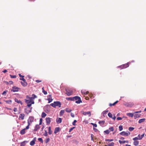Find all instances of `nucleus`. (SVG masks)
<instances>
[{
  "mask_svg": "<svg viewBox=\"0 0 146 146\" xmlns=\"http://www.w3.org/2000/svg\"><path fill=\"white\" fill-rule=\"evenodd\" d=\"M29 98V100H25V102L27 104V106L30 107L31 106L32 104H34L35 102L34 100L32 99V98Z\"/></svg>",
  "mask_w": 146,
  "mask_h": 146,
  "instance_id": "obj_1",
  "label": "nucleus"
},
{
  "mask_svg": "<svg viewBox=\"0 0 146 146\" xmlns=\"http://www.w3.org/2000/svg\"><path fill=\"white\" fill-rule=\"evenodd\" d=\"M61 102L59 101L54 102V103L50 104V105L54 108H55L56 106H58L59 108L61 107Z\"/></svg>",
  "mask_w": 146,
  "mask_h": 146,
  "instance_id": "obj_2",
  "label": "nucleus"
},
{
  "mask_svg": "<svg viewBox=\"0 0 146 146\" xmlns=\"http://www.w3.org/2000/svg\"><path fill=\"white\" fill-rule=\"evenodd\" d=\"M34 118L33 116H30L29 117V119L27 121L28 125L26 127V128L28 129L29 128V125L30 124V123H31L34 121Z\"/></svg>",
  "mask_w": 146,
  "mask_h": 146,
  "instance_id": "obj_3",
  "label": "nucleus"
},
{
  "mask_svg": "<svg viewBox=\"0 0 146 146\" xmlns=\"http://www.w3.org/2000/svg\"><path fill=\"white\" fill-rule=\"evenodd\" d=\"M76 100L75 102L77 104H80L82 103V102L81 99V98L78 96L74 97V101Z\"/></svg>",
  "mask_w": 146,
  "mask_h": 146,
  "instance_id": "obj_4",
  "label": "nucleus"
},
{
  "mask_svg": "<svg viewBox=\"0 0 146 146\" xmlns=\"http://www.w3.org/2000/svg\"><path fill=\"white\" fill-rule=\"evenodd\" d=\"M129 63L128 62L126 64H122L121 65H120V66H118V68H120L121 69L126 68L128 67L129 66Z\"/></svg>",
  "mask_w": 146,
  "mask_h": 146,
  "instance_id": "obj_5",
  "label": "nucleus"
},
{
  "mask_svg": "<svg viewBox=\"0 0 146 146\" xmlns=\"http://www.w3.org/2000/svg\"><path fill=\"white\" fill-rule=\"evenodd\" d=\"M134 103L132 102H126L124 105L127 107H131L134 105Z\"/></svg>",
  "mask_w": 146,
  "mask_h": 146,
  "instance_id": "obj_6",
  "label": "nucleus"
},
{
  "mask_svg": "<svg viewBox=\"0 0 146 146\" xmlns=\"http://www.w3.org/2000/svg\"><path fill=\"white\" fill-rule=\"evenodd\" d=\"M20 88L14 86L12 87V89L11 90V91L13 92H17L19 90Z\"/></svg>",
  "mask_w": 146,
  "mask_h": 146,
  "instance_id": "obj_7",
  "label": "nucleus"
},
{
  "mask_svg": "<svg viewBox=\"0 0 146 146\" xmlns=\"http://www.w3.org/2000/svg\"><path fill=\"white\" fill-rule=\"evenodd\" d=\"M39 124L36 125L34 127V129H33V131L34 132H36L38 131V130L40 128V127Z\"/></svg>",
  "mask_w": 146,
  "mask_h": 146,
  "instance_id": "obj_8",
  "label": "nucleus"
},
{
  "mask_svg": "<svg viewBox=\"0 0 146 146\" xmlns=\"http://www.w3.org/2000/svg\"><path fill=\"white\" fill-rule=\"evenodd\" d=\"M66 94H67V95L68 96H70L72 94V93L73 92H72V91L68 90H66Z\"/></svg>",
  "mask_w": 146,
  "mask_h": 146,
  "instance_id": "obj_9",
  "label": "nucleus"
},
{
  "mask_svg": "<svg viewBox=\"0 0 146 146\" xmlns=\"http://www.w3.org/2000/svg\"><path fill=\"white\" fill-rule=\"evenodd\" d=\"M29 129V128L27 129L26 128H26L23 129L21 131H20V133H21V134L22 135H23L25 134V133L26 130H27Z\"/></svg>",
  "mask_w": 146,
  "mask_h": 146,
  "instance_id": "obj_10",
  "label": "nucleus"
},
{
  "mask_svg": "<svg viewBox=\"0 0 146 146\" xmlns=\"http://www.w3.org/2000/svg\"><path fill=\"white\" fill-rule=\"evenodd\" d=\"M51 119L50 117H47L46 119V122L47 124H50Z\"/></svg>",
  "mask_w": 146,
  "mask_h": 146,
  "instance_id": "obj_11",
  "label": "nucleus"
},
{
  "mask_svg": "<svg viewBox=\"0 0 146 146\" xmlns=\"http://www.w3.org/2000/svg\"><path fill=\"white\" fill-rule=\"evenodd\" d=\"M36 141V138L35 137L33 141H31L30 143V145L31 146H33L35 144Z\"/></svg>",
  "mask_w": 146,
  "mask_h": 146,
  "instance_id": "obj_12",
  "label": "nucleus"
},
{
  "mask_svg": "<svg viewBox=\"0 0 146 146\" xmlns=\"http://www.w3.org/2000/svg\"><path fill=\"white\" fill-rule=\"evenodd\" d=\"M32 108H31L30 109H28L27 108H25V112L27 114L31 112V109Z\"/></svg>",
  "mask_w": 146,
  "mask_h": 146,
  "instance_id": "obj_13",
  "label": "nucleus"
},
{
  "mask_svg": "<svg viewBox=\"0 0 146 146\" xmlns=\"http://www.w3.org/2000/svg\"><path fill=\"white\" fill-rule=\"evenodd\" d=\"M83 114L84 115H88V116L90 117L91 115V112L90 111H88L87 112H83Z\"/></svg>",
  "mask_w": 146,
  "mask_h": 146,
  "instance_id": "obj_14",
  "label": "nucleus"
},
{
  "mask_svg": "<svg viewBox=\"0 0 146 146\" xmlns=\"http://www.w3.org/2000/svg\"><path fill=\"white\" fill-rule=\"evenodd\" d=\"M48 97H49V98H48L47 100L48 101V103H49L53 101V99L51 98V95H49Z\"/></svg>",
  "mask_w": 146,
  "mask_h": 146,
  "instance_id": "obj_15",
  "label": "nucleus"
},
{
  "mask_svg": "<svg viewBox=\"0 0 146 146\" xmlns=\"http://www.w3.org/2000/svg\"><path fill=\"white\" fill-rule=\"evenodd\" d=\"M21 83L22 85L24 87L26 86L27 85V83L26 82V81L21 82Z\"/></svg>",
  "mask_w": 146,
  "mask_h": 146,
  "instance_id": "obj_16",
  "label": "nucleus"
},
{
  "mask_svg": "<svg viewBox=\"0 0 146 146\" xmlns=\"http://www.w3.org/2000/svg\"><path fill=\"white\" fill-rule=\"evenodd\" d=\"M141 115V114L139 113V114H135L134 117V118L135 119H136V118H139L140 117Z\"/></svg>",
  "mask_w": 146,
  "mask_h": 146,
  "instance_id": "obj_17",
  "label": "nucleus"
},
{
  "mask_svg": "<svg viewBox=\"0 0 146 146\" xmlns=\"http://www.w3.org/2000/svg\"><path fill=\"white\" fill-rule=\"evenodd\" d=\"M25 116V115L24 113H21L20 114L19 118L23 120L24 119V117Z\"/></svg>",
  "mask_w": 146,
  "mask_h": 146,
  "instance_id": "obj_18",
  "label": "nucleus"
},
{
  "mask_svg": "<svg viewBox=\"0 0 146 146\" xmlns=\"http://www.w3.org/2000/svg\"><path fill=\"white\" fill-rule=\"evenodd\" d=\"M59 129L60 128L59 127H56V128H55L54 132V133L55 134H56L59 131Z\"/></svg>",
  "mask_w": 146,
  "mask_h": 146,
  "instance_id": "obj_19",
  "label": "nucleus"
},
{
  "mask_svg": "<svg viewBox=\"0 0 146 146\" xmlns=\"http://www.w3.org/2000/svg\"><path fill=\"white\" fill-rule=\"evenodd\" d=\"M120 134L121 135L127 136V132L124 131H123L121 132H120Z\"/></svg>",
  "mask_w": 146,
  "mask_h": 146,
  "instance_id": "obj_20",
  "label": "nucleus"
},
{
  "mask_svg": "<svg viewBox=\"0 0 146 146\" xmlns=\"http://www.w3.org/2000/svg\"><path fill=\"white\" fill-rule=\"evenodd\" d=\"M119 102L118 101H116L113 104H111V103L110 104L109 106L110 107H111L112 106H114L116 104Z\"/></svg>",
  "mask_w": 146,
  "mask_h": 146,
  "instance_id": "obj_21",
  "label": "nucleus"
},
{
  "mask_svg": "<svg viewBox=\"0 0 146 146\" xmlns=\"http://www.w3.org/2000/svg\"><path fill=\"white\" fill-rule=\"evenodd\" d=\"M145 119H144V118L140 119L139 120L138 123H141L144 122V121H145Z\"/></svg>",
  "mask_w": 146,
  "mask_h": 146,
  "instance_id": "obj_22",
  "label": "nucleus"
},
{
  "mask_svg": "<svg viewBox=\"0 0 146 146\" xmlns=\"http://www.w3.org/2000/svg\"><path fill=\"white\" fill-rule=\"evenodd\" d=\"M62 120L61 118H59L56 120L57 122L58 123H61L62 122Z\"/></svg>",
  "mask_w": 146,
  "mask_h": 146,
  "instance_id": "obj_23",
  "label": "nucleus"
},
{
  "mask_svg": "<svg viewBox=\"0 0 146 146\" xmlns=\"http://www.w3.org/2000/svg\"><path fill=\"white\" fill-rule=\"evenodd\" d=\"M105 121L104 120L99 121L98 123L101 125H103L104 124Z\"/></svg>",
  "mask_w": 146,
  "mask_h": 146,
  "instance_id": "obj_24",
  "label": "nucleus"
},
{
  "mask_svg": "<svg viewBox=\"0 0 146 146\" xmlns=\"http://www.w3.org/2000/svg\"><path fill=\"white\" fill-rule=\"evenodd\" d=\"M127 115L128 116L132 117L133 116V114L132 113H127Z\"/></svg>",
  "mask_w": 146,
  "mask_h": 146,
  "instance_id": "obj_25",
  "label": "nucleus"
},
{
  "mask_svg": "<svg viewBox=\"0 0 146 146\" xmlns=\"http://www.w3.org/2000/svg\"><path fill=\"white\" fill-rule=\"evenodd\" d=\"M15 101L18 104H21V105H22V102L20 100H19L15 98Z\"/></svg>",
  "mask_w": 146,
  "mask_h": 146,
  "instance_id": "obj_26",
  "label": "nucleus"
},
{
  "mask_svg": "<svg viewBox=\"0 0 146 146\" xmlns=\"http://www.w3.org/2000/svg\"><path fill=\"white\" fill-rule=\"evenodd\" d=\"M66 99L68 101H74V97L72 98H66Z\"/></svg>",
  "mask_w": 146,
  "mask_h": 146,
  "instance_id": "obj_27",
  "label": "nucleus"
},
{
  "mask_svg": "<svg viewBox=\"0 0 146 146\" xmlns=\"http://www.w3.org/2000/svg\"><path fill=\"white\" fill-rule=\"evenodd\" d=\"M37 98V96L35 94H33L32 95V97L31 98L28 97V96H27V98H32V99H34L35 98Z\"/></svg>",
  "mask_w": 146,
  "mask_h": 146,
  "instance_id": "obj_28",
  "label": "nucleus"
},
{
  "mask_svg": "<svg viewBox=\"0 0 146 146\" xmlns=\"http://www.w3.org/2000/svg\"><path fill=\"white\" fill-rule=\"evenodd\" d=\"M65 112V111L64 110H62L60 112V115L62 116L63 115V114Z\"/></svg>",
  "mask_w": 146,
  "mask_h": 146,
  "instance_id": "obj_29",
  "label": "nucleus"
},
{
  "mask_svg": "<svg viewBox=\"0 0 146 146\" xmlns=\"http://www.w3.org/2000/svg\"><path fill=\"white\" fill-rule=\"evenodd\" d=\"M46 115H47L46 113L44 112H43L42 113L41 117L42 118H44L46 116Z\"/></svg>",
  "mask_w": 146,
  "mask_h": 146,
  "instance_id": "obj_30",
  "label": "nucleus"
},
{
  "mask_svg": "<svg viewBox=\"0 0 146 146\" xmlns=\"http://www.w3.org/2000/svg\"><path fill=\"white\" fill-rule=\"evenodd\" d=\"M42 92L44 94L46 95L47 94V92L46 91L44 90V87H43L42 88Z\"/></svg>",
  "mask_w": 146,
  "mask_h": 146,
  "instance_id": "obj_31",
  "label": "nucleus"
},
{
  "mask_svg": "<svg viewBox=\"0 0 146 146\" xmlns=\"http://www.w3.org/2000/svg\"><path fill=\"white\" fill-rule=\"evenodd\" d=\"M25 142H27V141H24L23 142H22L21 143V146H25V145H26V143H25Z\"/></svg>",
  "mask_w": 146,
  "mask_h": 146,
  "instance_id": "obj_32",
  "label": "nucleus"
},
{
  "mask_svg": "<svg viewBox=\"0 0 146 146\" xmlns=\"http://www.w3.org/2000/svg\"><path fill=\"white\" fill-rule=\"evenodd\" d=\"M52 131L51 130V127H48V133L50 135H51L52 133Z\"/></svg>",
  "mask_w": 146,
  "mask_h": 146,
  "instance_id": "obj_33",
  "label": "nucleus"
},
{
  "mask_svg": "<svg viewBox=\"0 0 146 146\" xmlns=\"http://www.w3.org/2000/svg\"><path fill=\"white\" fill-rule=\"evenodd\" d=\"M139 142L138 141H135L134 142V144L135 146H137L138 145Z\"/></svg>",
  "mask_w": 146,
  "mask_h": 146,
  "instance_id": "obj_34",
  "label": "nucleus"
},
{
  "mask_svg": "<svg viewBox=\"0 0 146 146\" xmlns=\"http://www.w3.org/2000/svg\"><path fill=\"white\" fill-rule=\"evenodd\" d=\"M66 111L68 113H70L72 111V110L69 108H66Z\"/></svg>",
  "mask_w": 146,
  "mask_h": 146,
  "instance_id": "obj_35",
  "label": "nucleus"
},
{
  "mask_svg": "<svg viewBox=\"0 0 146 146\" xmlns=\"http://www.w3.org/2000/svg\"><path fill=\"white\" fill-rule=\"evenodd\" d=\"M5 102H6V103L9 104H11V101L10 100L5 101Z\"/></svg>",
  "mask_w": 146,
  "mask_h": 146,
  "instance_id": "obj_36",
  "label": "nucleus"
},
{
  "mask_svg": "<svg viewBox=\"0 0 146 146\" xmlns=\"http://www.w3.org/2000/svg\"><path fill=\"white\" fill-rule=\"evenodd\" d=\"M119 143L120 144H121L122 143H126V141H121L120 140H119Z\"/></svg>",
  "mask_w": 146,
  "mask_h": 146,
  "instance_id": "obj_37",
  "label": "nucleus"
},
{
  "mask_svg": "<svg viewBox=\"0 0 146 146\" xmlns=\"http://www.w3.org/2000/svg\"><path fill=\"white\" fill-rule=\"evenodd\" d=\"M134 129V128H133V127H129V128H128V130H129L130 131H131L133 130Z\"/></svg>",
  "mask_w": 146,
  "mask_h": 146,
  "instance_id": "obj_38",
  "label": "nucleus"
},
{
  "mask_svg": "<svg viewBox=\"0 0 146 146\" xmlns=\"http://www.w3.org/2000/svg\"><path fill=\"white\" fill-rule=\"evenodd\" d=\"M114 128L113 127H110L109 128V130H110V131H114Z\"/></svg>",
  "mask_w": 146,
  "mask_h": 146,
  "instance_id": "obj_39",
  "label": "nucleus"
},
{
  "mask_svg": "<svg viewBox=\"0 0 146 146\" xmlns=\"http://www.w3.org/2000/svg\"><path fill=\"white\" fill-rule=\"evenodd\" d=\"M119 130L120 131H121L123 129V126L121 125H120L119 127Z\"/></svg>",
  "mask_w": 146,
  "mask_h": 146,
  "instance_id": "obj_40",
  "label": "nucleus"
},
{
  "mask_svg": "<svg viewBox=\"0 0 146 146\" xmlns=\"http://www.w3.org/2000/svg\"><path fill=\"white\" fill-rule=\"evenodd\" d=\"M104 132L106 134H109L110 131L108 130H107L105 131H104Z\"/></svg>",
  "mask_w": 146,
  "mask_h": 146,
  "instance_id": "obj_41",
  "label": "nucleus"
},
{
  "mask_svg": "<svg viewBox=\"0 0 146 146\" xmlns=\"http://www.w3.org/2000/svg\"><path fill=\"white\" fill-rule=\"evenodd\" d=\"M114 143L113 142H112L108 145V146H114Z\"/></svg>",
  "mask_w": 146,
  "mask_h": 146,
  "instance_id": "obj_42",
  "label": "nucleus"
},
{
  "mask_svg": "<svg viewBox=\"0 0 146 146\" xmlns=\"http://www.w3.org/2000/svg\"><path fill=\"white\" fill-rule=\"evenodd\" d=\"M108 116L110 118H112V114L110 112H109L108 113Z\"/></svg>",
  "mask_w": 146,
  "mask_h": 146,
  "instance_id": "obj_43",
  "label": "nucleus"
},
{
  "mask_svg": "<svg viewBox=\"0 0 146 146\" xmlns=\"http://www.w3.org/2000/svg\"><path fill=\"white\" fill-rule=\"evenodd\" d=\"M10 76L11 78H16V75H10Z\"/></svg>",
  "mask_w": 146,
  "mask_h": 146,
  "instance_id": "obj_44",
  "label": "nucleus"
},
{
  "mask_svg": "<svg viewBox=\"0 0 146 146\" xmlns=\"http://www.w3.org/2000/svg\"><path fill=\"white\" fill-rule=\"evenodd\" d=\"M91 124L94 127H97V125L96 124L94 123H91Z\"/></svg>",
  "mask_w": 146,
  "mask_h": 146,
  "instance_id": "obj_45",
  "label": "nucleus"
},
{
  "mask_svg": "<svg viewBox=\"0 0 146 146\" xmlns=\"http://www.w3.org/2000/svg\"><path fill=\"white\" fill-rule=\"evenodd\" d=\"M42 118L40 119V120H39V124L40 125H41L42 124Z\"/></svg>",
  "mask_w": 146,
  "mask_h": 146,
  "instance_id": "obj_46",
  "label": "nucleus"
},
{
  "mask_svg": "<svg viewBox=\"0 0 146 146\" xmlns=\"http://www.w3.org/2000/svg\"><path fill=\"white\" fill-rule=\"evenodd\" d=\"M113 141V139H106V141Z\"/></svg>",
  "mask_w": 146,
  "mask_h": 146,
  "instance_id": "obj_47",
  "label": "nucleus"
},
{
  "mask_svg": "<svg viewBox=\"0 0 146 146\" xmlns=\"http://www.w3.org/2000/svg\"><path fill=\"white\" fill-rule=\"evenodd\" d=\"M50 140V139L49 138H48L46 139V141H45V143H47L49 142Z\"/></svg>",
  "mask_w": 146,
  "mask_h": 146,
  "instance_id": "obj_48",
  "label": "nucleus"
},
{
  "mask_svg": "<svg viewBox=\"0 0 146 146\" xmlns=\"http://www.w3.org/2000/svg\"><path fill=\"white\" fill-rule=\"evenodd\" d=\"M77 122V121L76 120H74L73 121V122H72V124L74 125H76V123Z\"/></svg>",
  "mask_w": 146,
  "mask_h": 146,
  "instance_id": "obj_49",
  "label": "nucleus"
},
{
  "mask_svg": "<svg viewBox=\"0 0 146 146\" xmlns=\"http://www.w3.org/2000/svg\"><path fill=\"white\" fill-rule=\"evenodd\" d=\"M38 140L39 141H40L41 142H43L42 139V138H38Z\"/></svg>",
  "mask_w": 146,
  "mask_h": 146,
  "instance_id": "obj_50",
  "label": "nucleus"
},
{
  "mask_svg": "<svg viewBox=\"0 0 146 146\" xmlns=\"http://www.w3.org/2000/svg\"><path fill=\"white\" fill-rule=\"evenodd\" d=\"M35 82L37 83H39L42 82V80H35Z\"/></svg>",
  "mask_w": 146,
  "mask_h": 146,
  "instance_id": "obj_51",
  "label": "nucleus"
},
{
  "mask_svg": "<svg viewBox=\"0 0 146 146\" xmlns=\"http://www.w3.org/2000/svg\"><path fill=\"white\" fill-rule=\"evenodd\" d=\"M45 133L44 134V135L46 136L48 135L47 133L46 130H45Z\"/></svg>",
  "mask_w": 146,
  "mask_h": 146,
  "instance_id": "obj_52",
  "label": "nucleus"
},
{
  "mask_svg": "<svg viewBox=\"0 0 146 146\" xmlns=\"http://www.w3.org/2000/svg\"><path fill=\"white\" fill-rule=\"evenodd\" d=\"M75 128V127H72V128H70V129L69 132H71L73 130V129H74Z\"/></svg>",
  "mask_w": 146,
  "mask_h": 146,
  "instance_id": "obj_53",
  "label": "nucleus"
},
{
  "mask_svg": "<svg viewBox=\"0 0 146 146\" xmlns=\"http://www.w3.org/2000/svg\"><path fill=\"white\" fill-rule=\"evenodd\" d=\"M138 139H139L138 137H135L133 139V140L135 141L136 140H137Z\"/></svg>",
  "mask_w": 146,
  "mask_h": 146,
  "instance_id": "obj_54",
  "label": "nucleus"
},
{
  "mask_svg": "<svg viewBox=\"0 0 146 146\" xmlns=\"http://www.w3.org/2000/svg\"><path fill=\"white\" fill-rule=\"evenodd\" d=\"M117 120H121L122 119V118L120 117H118L117 118Z\"/></svg>",
  "mask_w": 146,
  "mask_h": 146,
  "instance_id": "obj_55",
  "label": "nucleus"
},
{
  "mask_svg": "<svg viewBox=\"0 0 146 146\" xmlns=\"http://www.w3.org/2000/svg\"><path fill=\"white\" fill-rule=\"evenodd\" d=\"M138 139H142V138H140L141 137V136H140V134L139 135H138Z\"/></svg>",
  "mask_w": 146,
  "mask_h": 146,
  "instance_id": "obj_56",
  "label": "nucleus"
},
{
  "mask_svg": "<svg viewBox=\"0 0 146 146\" xmlns=\"http://www.w3.org/2000/svg\"><path fill=\"white\" fill-rule=\"evenodd\" d=\"M14 112H16L17 111V109L16 108H14Z\"/></svg>",
  "mask_w": 146,
  "mask_h": 146,
  "instance_id": "obj_57",
  "label": "nucleus"
},
{
  "mask_svg": "<svg viewBox=\"0 0 146 146\" xmlns=\"http://www.w3.org/2000/svg\"><path fill=\"white\" fill-rule=\"evenodd\" d=\"M70 115H71V116H72V117H74V115L73 113H71Z\"/></svg>",
  "mask_w": 146,
  "mask_h": 146,
  "instance_id": "obj_58",
  "label": "nucleus"
},
{
  "mask_svg": "<svg viewBox=\"0 0 146 146\" xmlns=\"http://www.w3.org/2000/svg\"><path fill=\"white\" fill-rule=\"evenodd\" d=\"M20 80H23V81H26V80L25 79L23 78H21L20 79Z\"/></svg>",
  "mask_w": 146,
  "mask_h": 146,
  "instance_id": "obj_59",
  "label": "nucleus"
},
{
  "mask_svg": "<svg viewBox=\"0 0 146 146\" xmlns=\"http://www.w3.org/2000/svg\"><path fill=\"white\" fill-rule=\"evenodd\" d=\"M19 76L21 78H23L24 77V76L21 75V74H19Z\"/></svg>",
  "mask_w": 146,
  "mask_h": 146,
  "instance_id": "obj_60",
  "label": "nucleus"
},
{
  "mask_svg": "<svg viewBox=\"0 0 146 146\" xmlns=\"http://www.w3.org/2000/svg\"><path fill=\"white\" fill-rule=\"evenodd\" d=\"M81 93L84 94H86V92H84V91H83L82 90H81Z\"/></svg>",
  "mask_w": 146,
  "mask_h": 146,
  "instance_id": "obj_61",
  "label": "nucleus"
},
{
  "mask_svg": "<svg viewBox=\"0 0 146 146\" xmlns=\"http://www.w3.org/2000/svg\"><path fill=\"white\" fill-rule=\"evenodd\" d=\"M9 84H13V81H10L9 82Z\"/></svg>",
  "mask_w": 146,
  "mask_h": 146,
  "instance_id": "obj_62",
  "label": "nucleus"
},
{
  "mask_svg": "<svg viewBox=\"0 0 146 146\" xmlns=\"http://www.w3.org/2000/svg\"><path fill=\"white\" fill-rule=\"evenodd\" d=\"M94 131L96 132L98 131V130L97 129L95 128H94Z\"/></svg>",
  "mask_w": 146,
  "mask_h": 146,
  "instance_id": "obj_63",
  "label": "nucleus"
},
{
  "mask_svg": "<svg viewBox=\"0 0 146 146\" xmlns=\"http://www.w3.org/2000/svg\"><path fill=\"white\" fill-rule=\"evenodd\" d=\"M144 134H143L141 135H140V136H141V137L140 138H142L143 136H144Z\"/></svg>",
  "mask_w": 146,
  "mask_h": 146,
  "instance_id": "obj_64",
  "label": "nucleus"
}]
</instances>
